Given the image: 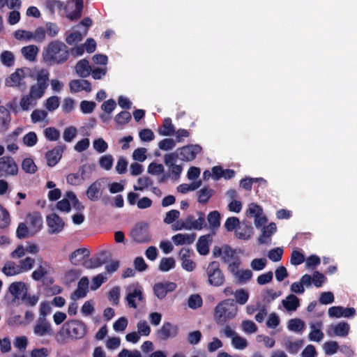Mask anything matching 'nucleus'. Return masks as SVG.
I'll list each match as a JSON object with an SVG mask.
<instances>
[{"mask_svg": "<svg viewBox=\"0 0 357 357\" xmlns=\"http://www.w3.org/2000/svg\"><path fill=\"white\" fill-rule=\"evenodd\" d=\"M175 266V260L172 257L162 258L159 264V269L162 272H167Z\"/></svg>", "mask_w": 357, "mask_h": 357, "instance_id": "nucleus-48", "label": "nucleus"}, {"mask_svg": "<svg viewBox=\"0 0 357 357\" xmlns=\"http://www.w3.org/2000/svg\"><path fill=\"white\" fill-rule=\"evenodd\" d=\"M303 340H299L295 342L287 341L285 342V347L291 354H296L303 346Z\"/></svg>", "mask_w": 357, "mask_h": 357, "instance_id": "nucleus-51", "label": "nucleus"}, {"mask_svg": "<svg viewBox=\"0 0 357 357\" xmlns=\"http://www.w3.org/2000/svg\"><path fill=\"white\" fill-rule=\"evenodd\" d=\"M75 4V10L67 14V17L70 21H75L79 19L82 16L84 2L83 0H73Z\"/></svg>", "mask_w": 357, "mask_h": 357, "instance_id": "nucleus-38", "label": "nucleus"}, {"mask_svg": "<svg viewBox=\"0 0 357 357\" xmlns=\"http://www.w3.org/2000/svg\"><path fill=\"white\" fill-rule=\"evenodd\" d=\"M277 227L273 222L262 228V234L259 237L258 241L261 244L268 243L270 241L271 236L276 231Z\"/></svg>", "mask_w": 357, "mask_h": 357, "instance_id": "nucleus-33", "label": "nucleus"}, {"mask_svg": "<svg viewBox=\"0 0 357 357\" xmlns=\"http://www.w3.org/2000/svg\"><path fill=\"white\" fill-rule=\"evenodd\" d=\"M47 224L51 234L59 233L62 231L65 225L63 220L55 213L47 216Z\"/></svg>", "mask_w": 357, "mask_h": 357, "instance_id": "nucleus-23", "label": "nucleus"}, {"mask_svg": "<svg viewBox=\"0 0 357 357\" xmlns=\"http://www.w3.org/2000/svg\"><path fill=\"white\" fill-rule=\"evenodd\" d=\"M191 218H186L185 220H179L175 225H173V230H181V229H197L200 230L203 228L205 225V217L203 213H200L199 218L197 219L196 222L193 224L191 222Z\"/></svg>", "mask_w": 357, "mask_h": 357, "instance_id": "nucleus-9", "label": "nucleus"}, {"mask_svg": "<svg viewBox=\"0 0 357 357\" xmlns=\"http://www.w3.org/2000/svg\"><path fill=\"white\" fill-rule=\"evenodd\" d=\"M33 331L37 337L51 336L53 335V330L50 323L47 319L40 318L36 321Z\"/></svg>", "mask_w": 357, "mask_h": 357, "instance_id": "nucleus-17", "label": "nucleus"}, {"mask_svg": "<svg viewBox=\"0 0 357 357\" xmlns=\"http://www.w3.org/2000/svg\"><path fill=\"white\" fill-rule=\"evenodd\" d=\"M177 158L178 154L175 153H167L164 156L165 164L168 167L169 174L174 180L178 179L183 171L182 166L175 163Z\"/></svg>", "mask_w": 357, "mask_h": 357, "instance_id": "nucleus-11", "label": "nucleus"}, {"mask_svg": "<svg viewBox=\"0 0 357 357\" xmlns=\"http://www.w3.org/2000/svg\"><path fill=\"white\" fill-rule=\"evenodd\" d=\"M196 238L195 234H177L172 237L174 244L176 246L191 245Z\"/></svg>", "mask_w": 357, "mask_h": 357, "instance_id": "nucleus-27", "label": "nucleus"}, {"mask_svg": "<svg viewBox=\"0 0 357 357\" xmlns=\"http://www.w3.org/2000/svg\"><path fill=\"white\" fill-rule=\"evenodd\" d=\"M75 71L76 73L81 77H86L89 75H91V67L89 65V62L87 59H83L79 61L75 67Z\"/></svg>", "mask_w": 357, "mask_h": 357, "instance_id": "nucleus-34", "label": "nucleus"}, {"mask_svg": "<svg viewBox=\"0 0 357 357\" xmlns=\"http://www.w3.org/2000/svg\"><path fill=\"white\" fill-rule=\"evenodd\" d=\"M103 190L102 179H98L88 187L86 191V195L90 201L97 202L101 198Z\"/></svg>", "mask_w": 357, "mask_h": 357, "instance_id": "nucleus-14", "label": "nucleus"}, {"mask_svg": "<svg viewBox=\"0 0 357 357\" xmlns=\"http://www.w3.org/2000/svg\"><path fill=\"white\" fill-rule=\"evenodd\" d=\"M287 328L296 333H302L305 328V322L298 318L291 319L288 321Z\"/></svg>", "mask_w": 357, "mask_h": 357, "instance_id": "nucleus-37", "label": "nucleus"}, {"mask_svg": "<svg viewBox=\"0 0 357 357\" xmlns=\"http://www.w3.org/2000/svg\"><path fill=\"white\" fill-rule=\"evenodd\" d=\"M43 96V91H30L29 93L22 96L20 101V108L23 111H28L33 108L38 99Z\"/></svg>", "mask_w": 357, "mask_h": 357, "instance_id": "nucleus-12", "label": "nucleus"}, {"mask_svg": "<svg viewBox=\"0 0 357 357\" xmlns=\"http://www.w3.org/2000/svg\"><path fill=\"white\" fill-rule=\"evenodd\" d=\"M349 324L347 322L341 321L336 324L331 325L327 330V334L330 337H333L334 335L346 337L349 334Z\"/></svg>", "mask_w": 357, "mask_h": 357, "instance_id": "nucleus-22", "label": "nucleus"}, {"mask_svg": "<svg viewBox=\"0 0 357 357\" xmlns=\"http://www.w3.org/2000/svg\"><path fill=\"white\" fill-rule=\"evenodd\" d=\"M70 89H91V83L85 79H74L69 83Z\"/></svg>", "mask_w": 357, "mask_h": 357, "instance_id": "nucleus-44", "label": "nucleus"}, {"mask_svg": "<svg viewBox=\"0 0 357 357\" xmlns=\"http://www.w3.org/2000/svg\"><path fill=\"white\" fill-rule=\"evenodd\" d=\"M131 118L132 116L129 112L123 111L115 116L114 121L118 125L123 126L128 123Z\"/></svg>", "mask_w": 357, "mask_h": 357, "instance_id": "nucleus-54", "label": "nucleus"}, {"mask_svg": "<svg viewBox=\"0 0 357 357\" xmlns=\"http://www.w3.org/2000/svg\"><path fill=\"white\" fill-rule=\"evenodd\" d=\"M87 333L86 325L80 320L73 319L63 324L56 335L59 344H65L68 340H75L83 338Z\"/></svg>", "mask_w": 357, "mask_h": 357, "instance_id": "nucleus-2", "label": "nucleus"}, {"mask_svg": "<svg viewBox=\"0 0 357 357\" xmlns=\"http://www.w3.org/2000/svg\"><path fill=\"white\" fill-rule=\"evenodd\" d=\"M126 301L129 307L136 309L146 302L144 289L138 282L128 285L126 289Z\"/></svg>", "mask_w": 357, "mask_h": 357, "instance_id": "nucleus-4", "label": "nucleus"}, {"mask_svg": "<svg viewBox=\"0 0 357 357\" xmlns=\"http://www.w3.org/2000/svg\"><path fill=\"white\" fill-rule=\"evenodd\" d=\"M238 307L234 301L231 299H225L220 302L214 310V319L218 324H225L229 320L233 319L237 314Z\"/></svg>", "mask_w": 357, "mask_h": 357, "instance_id": "nucleus-3", "label": "nucleus"}, {"mask_svg": "<svg viewBox=\"0 0 357 357\" xmlns=\"http://www.w3.org/2000/svg\"><path fill=\"white\" fill-rule=\"evenodd\" d=\"M38 52V48L36 45H29L22 48V53L24 56L32 61L36 59V55Z\"/></svg>", "mask_w": 357, "mask_h": 357, "instance_id": "nucleus-42", "label": "nucleus"}, {"mask_svg": "<svg viewBox=\"0 0 357 357\" xmlns=\"http://www.w3.org/2000/svg\"><path fill=\"white\" fill-rule=\"evenodd\" d=\"M0 59L3 65L6 67H11L15 63L14 54L8 50H5L0 54Z\"/></svg>", "mask_w": 357, "mask_h": 357, "instance_id": "nucleus-46", "label": "nucleus"}, {"mask_svg": "<svg viewBox=\"0 0 357 357\" xmlns=\"http://www.w3.org/2000/svg\"><path fill=\"white\" fill-rule=\"evenodd\" d=\"M45 137L50 141H56L60 137V132L54 127H49L45 129Z\"/></svg>", "mask_w": 357, "mask_h": 357, "instance_id": "nucleus-60", "label": "nucleus"}, {"mask_svg": "<svg viewBox=\"0 0 357 357\" xmlns=\"http://www.w3.org/2000/svg\"><path fill=\"white\" fill-rule=\"evenodd\" d=\"M68 58L69 48L60 40L51 41L43 52V61L50 66L63 64Z\"/></svg>", "mask_w": 357, "mask_h": 357, "instance_id": "nucleus-1", "label": "nucleus"}, {"mask_svg": "<svg viewBox=\"0 0 357 357\" xmlns=\"http://www.w3.org/2000/svg\"><path fill=\"white\" fill-rule=\"evenodd\" d=\"M89 291V279L87 277H82L78 284L77 289L71 295L70 298L73 301L84 298Z\"/></svg>", "mask_w": 357, "mask_h": 357, "instance_id": "nucleus-25", "label": "nucleus"}, {"mask_svg": "<svg viewBox=\"0 0 357 357\" xmlns=\"http://www.w3.org/2000/svg\"><path fill=\"white\" fill-rule=\"evenodd\" d=\"M175 132L174 126L170 118H166L163 121L162 126L158 130V133L162 136H171Z\"/></svg>", "mask_w": 357, "mask_h": 357, "instance_id": "nucleus-40", "label": "nucleus"}, {"mask_svg": "<svg viewBox=\"0 0 357 357\" xmlns=\"http://www.w3.org/2000/svg\"><path fill=\"white\" fill-rule=\"evenodd\" d=\"M107 279V277L103 273L98 274L93 277L91 280V289L93 291L98 289Z\"/></svg>", "mask_w": 357, "mask_h": 357, "instance_id": "nucleus-62", "label": "nucleus"}, {"mask_svg": "<svg viewBox=\"0 0 357 357\" xmlns=\"http://www.w3.org/2000/svg\"><path fill=\"white\" fill-rule=\"evenodd\" d=\"M56 208L63 212L68 213L71 209V200L67 197V192L65 194L64 197L58 202Z\"/></svg>", "mask_w": 357, "mask_h": 357, "instance_id": "nucleus-56", "label": "nucleus"}, {"mask_svg": "<svg viewBox=\"0 0 357 357\" xmlns=\"http://www.w3.org/2000/svg\"><path fill=\"white\" fill-rule=\"evenodd\" d=\"M222 260L225 263L229 264L232 262L234 258H239L235 256V252L230 247L225 245L222 247Z\"/></svg>", "mask_w": 357, "mask_h": 357, "instance_id": "nucleus-50", "label": "nucleus"}, {"mask_svg": "<svg viewBox=\"0 0 357 357\" xmlns=\"http://www.w3.org/2000/svg\"><path fill=\"white\" fill-rule=\"evenodd\" d=\"M201 151L202 147L200 146L191 144L178 149L174 153L178 154V158L181 160L188 162L193 160Z\"/></svg>", "mask_w": 357, "mask_h": 357, "instance_id": "nucleus-10", "label": "nucleus"}, {"mask_svg": "<svg viewBox=\"0 0 357 357\" xmlns=\"http://www.w3.org/2000/svg\"><path fill=\"white\" fill-rule=\"evenodd\" d=\"M10 122L11 116L9 110L4 106L0 105V132L8 130Z\"/></svg>", "mask_w": 357, "mask_h": 357, "instance_id": "nucleus-31", "label": "nucleus"}, {"mask_svg": "<svg viewBox=\"0 0 357 357\" xmlns=\"http://www.w3.org/2000/svg\"><path fill=\"white\" fill-rule=\"evenodd\" d=\"M323 323L320 321L310 323V328L311 331L308 335L310 341L321 342L323 340L324 335L321 331Z\"/></svg>", "mask_w": 357, "mask_h": 357, "instance_id": "nucleus-26", "label": "nucleus"}, {"mask_svg": "<svg viewBox=\"0 0 357 357\" xmlns=\"http://www.w3.org/2000/svg\"><path fill=\"white\" fill-rule=\"evenodd\" d=\"M96 169V165L94 164H84L82 166H81L79 169V173L80 176L83 178L84 182L86 180H88L90 178L92 173Z\"/></svg>", "mask_w": 357, "mask_h": 357, "instance_id": "nucleus-41", "label": "nucleus"}, {"mask_svg": "<svg viewBox=\"0 0 357 357\" xmlns=\"http://www.w3.org/2000/svg\"><path fill=\"white\" fill-rule=\"evenodd\" d=\"M323 349L326 355L331 356L337 351L339 349V345L335 341L326 342L323 344Z\"/></svg>", "mask_w": 357, "mask_h": 357, "instance_id": "nucleus-52", "label": "nucleus"}, {"mask_svg": "<svg viewBox=\"0 0 357 357\" xmlns=\"http://www.w3.org/2000/svg\"><path fill=\"white\" fill-rule=\"evenodd\" d=\"M176 288V284L172 282H162L155 284L153 286L154 294L159 299H163L167 293L174 291Z\"/></svg>", "mask_w": 357, "mask_h": 357, "instance_id": "nucleus-19", "label": "nucleus"}, {"mask_svg": "<svg viewBox=\"0 0 357 357\" xmlns=\"http://www.w3.org/2000/svg\"><path fill=\"white\" fill-rule=\"evenodd\" d=\"M28 77L23 68H17L15 71L6 79V85L8 87L22 86Z\"/></svg>", "mask_w": 357, "mask_h": 357, "instance_id": "nucleus-13", "label": "nucleus"}, {"mask_svg": "<svg viewBox=\"0 0 357 357\" xmlns=\"http://www.w3.org/2000/svg\"><path fill=\"white\" fill-rule=\"evenodd\" d=\"M2 272L7 276H14L22 273L20 264L13 261H7L3 268Z\"/></svg>", "mask_w": 357, "mask_h": 357, "instance_id": "nucleus-36", "label": "nucleus"}, {"mask_svg": "<svg viewBox=\"0 0 357 357\" xmlns=\"http://www.w3.org/2000/svg\"><path fill=\"white\" fill-rule=\"evenodd\" d=\"M38 301L39 296L38 294L31 295L27 291L21 301L26 306L33 307L38 303Z\"/></svg>", "mask_w": 357, "mask_h": 357, "instance_id": "nucleus-57", "label": "nucleus"}, {"mask_svg": "<svg viewBox=\"0 0 357 357\" xmlns=\"http://www.w3.org/2000/svg\"><path fill=\"white\" fill-rule=\"evenodd\" d=\"M139 194L130 192L127 195V201L130 205L133 206L136 204L137 208L142 210L149 208L152 206L153 202L150 198L142 197L139 199Z\"/></svg>", "mask_w": 357, "mask_h": 357, "instance_id": "nucleus-16", "label": "nucleus"}, {"mask_svg": "<svg viewBox=\"0 0 357 357\" xmlns=\"http://www.w3.org/2000/svg\"><path fill=\"white\" fill-rule=\"evenodd\" d=\"M36 85H33L29 89H47L50 83V73L46 69H41L36 75Z\"/></svg>", "mask_w": 357, "mask_h": 357, "instance_id": "nucleus-24", "label": "nucleus"}, {"mask_svg": "<svg viewBox=\"0 0 357 357\" xmlns=\"http://www.w3.org/2000/svg\"><path fill=\"white\" fill-rule=\"evenodd\" d=\"M50 349L47 347L34 348L30 352L31 357H49Z\"/></svg>", "mask_w": 357, "mask_h": 357, "instance_id": "nucleus-64", "label": "nucleus"}, {"mask_svg": "<svg viewBox=\"0 0 357 357\" xmlns=\"http://www.w3.org/2000/svg\"><path fill=\"white\" fill-rule=\"evenodd\" d=\"M153 183V180L151 178L144 176L137 180L136 183L133 185V189L135 191H144L152 186Z\"/></svg>", "mask_w": 357, "mask_h": 357, "instance_id": "nucleus-39", "label": "nucleus"}, {"mask_svg": "<svg viewBox=\"0 0 357 357\" xmlns=\"http://www.w3.org/2000/svg\"><path fill=\"white\" fill-rule=\"evenodd\" d=\"M89 251L86 248H79L70 256V260L74 265L82 264L85 259L89 257Z\"/></svg>", "mask_w": 357, "mask_h": 357, "instance_id": "nucleus-32", "label": "nucleus"}, {"mask_svg": "<svg viewBox=\"0 0 357 357\" xmlns=\"http://www.w3.org/2000/svg\"><path fill=\"white\" fill-rule=\"evenodd\" d=\"M177 334V326L169 322H165L157 331V336L161 340H166L169 338L174 337Z\"/></svg>", "mask_w": 357, "mask_h": 357, "instance_id": "nucleus-21", "label": "nucleus"}, {"mask_svg": "<svg viewBox=\"0 0 357 357\" xmlns=\"http://www.w3.org/2000/svg\"><path fill=\"white\" fill-rule=\"evenodd\" d=\"M83 39L82 34L78 31H75L68 34L66 38V42L69 45H73L81 42Z\"/></svg>", "mask_w": 357, "mask_h": 357, "instance_id": "nucleus-55", "label": "nucleus"}, {"mask_svg": "<svg viewBox=\"0 0 357 357\" xmlns=\"http://www.w3.org/2000/svg\"><path fill=\"white\" fill-rule=\"evenodd\" d=\"M10 215L8 211L0 206V228L7 227L10 224Z\"/></svg>", "mask_w": 357, "mask_h": 357, "instance_id": "nucleus-58", "label": "nucleus"}, {"mask_svg": "<svg viewBox=\"0 0 357 357\" xmlns=\"http://www.w3.org/2000/svg\"><path fill=\"white\" fill-rule=\"evenodd\" d=\"M66 181L71 185H80L84 183L83 178L79 172L69 174L66 177Z\"/></svg>", "mask_w": 357, "mask_h": 357, "instance_id": "nucleus-63", "label": "nucleus"}, {"mask_svg": "<svg viewBox=\"0 0 357 357\" xmlns=\"http://www.w3.org/2000/svg\"><path fill=\"white\" fill-rule=\"evenodd\" d=\"M50 264L47 261H41L37 268L32 273V279L36 281L41 280L50 272Z\"/></svg>", "mask_w": 357, "mask_h": 357, "instance_id": "nucleus-35", "label": "nucleus"}, {"mask_svg": "<svg viewBox=\"0 0 357 357\" xmlns=\"http://www.w3.org/2000/svg\"><path fill=\"white\" fill-rule=\"evenodd\" d=\"M282 304L287 312H292L300 306V300L294 294H291L282 301Z\"/></svg>", "mask_w": 357, "mask_h": 357, "instance_id": "nucleus-30", "label": "nucleus"}, {"mask_svg": "<svg viewBox=\"0 0 357 357\" xmlns=\"http://www.w3.org/2000/svg\"><path fill=\"white\" fill-rule=\"evenodd\" d=\"M212 242V236L210 234L202 236L197 243V250L201 255H206L209 252V246Z\"/></svg>", "mask_w": 357, "mask_h": 357, "instance_id": "nucleus-28", "label": "nucleus"}, {"mask_svg": "<svg viewBox=\"0 0 357 357\" xmlns=\"http://www.w3.org/2000/svg\"><path fill=\"white\" fill-rule=\"evenodd\" d=\"M234 297L237 303L245 304L249 298V292L245 289H239L234 292Z\"/></svg>", "mask_w": 357, "mask_h": 357, "instance_id": "nucleus-49", "label": "nucleus"}, {"mask_svg": "<svg viewBox=\"0 0 357 357\" xmlns=\"http://www.w3.org/2000/svg\"><path fill=\"white\" fill-rule=\"evenodd\" d=\"M241 260L240 258H234L228 266V271L234 277L238 284H244L251 280L253 273L251 270L241 268Z\"/></svg>", "mask_w": 357, "mask_h": 357, "instance_id": "nucleus-5", "label": "nucleus"}, {"mask_svg": "<svg viewBox=\"0 0 357 357\" xmlns=\"http://www.w3.org/2000/svg\"><path fill=\"white\" fill-rule=\"evenodd\" d=\"M35 262V259L30 257H27L24 259H21L19 261V264L22 273L31 271L33 268Z\"/></svg>", "mask_w": 357, "mask_h": 357, "instance_id": "nucleus-47", "label": "nucleus"}, {"mask_svg": "<svg viewBox=\"0 0 357 357\" xmlns=\"http://www.w3.org/2000/svg\"><path fill=\"white\" fill-rule=\"evenodd\" d=\"M231 344L235 349L241 350L248 346V342L246 339L237 334L231 339Z\"/></svg>", "mask_w": 357, "mask_h": 357, "instance_id": "nucleus-59", "label": "nucleus"}, {"mask_svg": "<svg viewBox=\"0 0 357 357\" xmlns=\"http://www.w3.org/2000/svg\"><path fill=\"white\" fill-rule=\"evenodd\" d=\"M27 291H29V285L22 281L12 282L8 289V292L14 300L17 301H22Z\"/></svg>", "mask_w": 357, "mask_h": 357, "instance_id": "nucleus-15", "label": "nucleus"}, {"mask_svg": "<svg viewBox=\"0 0 357 357\" xmlns=\"http://www.w3.org/2000/svg\"><path fill=\"white\" fill-rule=\"evenodd\" d=\"M202 185L201 181H194L190 184L183 183L177 187L178 192L185 194L190 191H194Z\"/></svg>", "mask_w": 357, "mask_h": 357, "instance_id": "nucleus-43", "label": "nucleus"}, {"mask_svg": "<svg viewBox=\"0 0 357 357\" xmlns=\"http://www.w3.org/2000/svg\"><path fill=\"white\" fill-rule=\"evenodd\" d=\"M22 169L29 174H33L37 169L33 160L31 158H25L22 164Z\"/></svg>", "mask_w": 357, "mask_h": 357, "instance_id": "nucleus-61", "label": "nucleus"}, {"mask_svg": "<svg viewBox=\"0 0 357 357\" xmlns=\"http://www.w3.org/2000/svg\"><path fill=\"white\" fill-rule=\"evenodd\" d=\"M137 333L141 336H149L151 333V327L145 320H140L137 324Z\"/></svg>", "mask_w": 357, "mask_h": 357, "instance_id": "nucleus-53", "label": "nucleus"}, {"mask_svg": "<svg viewBox=\"0 0 357 357\" xmlns=\"http://www.w3.org/2000/svg\"><path fill=\"white\" fill-rule=\"evenodd\" d=\"M18 172V166L10 156L0 158V178L15 176Z\"/></svg>", "mask_w": 357, "mask_h": 357, "instance_id": "nucleus-8", "label": "nucleus"}, {"mask_svg": "<svg viewBox=\"0 0 357 357\" xmlns=\"http://www.w3.org/2000/svg\"><path fill=\"white\" fill-rule=\"evenodd\" d=\"M98 162L102 169L109 171L113 166L114 158L110 154L103 155L100 158Z\"/></svg>", "mask_w": 357, "mask_h": 357, "instance_id": "nucleus-45", "label": "nucleus"}, {"mask_svg": "<svg viewBox=\"0 0 357 357\" xmlns=\"http://www.w3.org/2000/svg\"><path fill=\"white\" fill-rule=\"evenodd\" d=\"M130 235L131 238L137 243H147L152 239L149 224L145 221L135 224Z\"/></svg>", "mask_w": 357, "mask_h": 357, "instance_id": "nucleus-6", "label": "nucleus"}, {"mask_svg": "<svg viewBox=\"0 0 357 357\" xmlns=\"http://www.w3.org/2000/svg\"><path fill=\"white\" fill-rule=\"evenodd\" d=\"M331 318H353L356 315V310L354 307H344L342 306H333L328 310Z\"/></svg>", "mask_w": 357, "mask_h": 357, "instance_id": "nucleus-18", "label": "nucleus"}, {"mask_svg": "<svg viewBox=\"0 0 357 357\" xmlns=\"http://www.w3.org/2000/svg\"><path fill=\"white\" fill-rule=\"evenodd\" d=\"M26 222L29 225L31 235H34L43 227V218L38 212L28 214L26 218Z\"/></svg>", "mask_w": 357, "mask_h": 357, "instance_id": "nucleus-20", "label": "nucleus"}, {"mask_svg": "<svg viewBox=\"0 0 357 357\" xmlns=\"http://www.w3.org/2000/svg\"><path fill=\"white\" fill-rule=\"evenodd\" d=\"M63 153V149L61 146H56L47 152L45 158L47 165L50 167L55 166L61 160Z\"/></svg>", "mask_w": 357, "mask_h": 357, "instance_id": "nucleus-29", "label": "nucleus"}, {"mask_svg": "<svg viewBox=\"0 0 357 357\" xmlns=\"http://www.w3.org/2000/svg\"><path fill=\"white\" fill-rule=\"evenodd\" d=\"M208 283L214 287H220L225 282V276L218 261L211 262L206 268Z\"/></svg>", "mask_w": 357, "mask_h": 357, "instance_id": "nucleus-7", "label": "nucleus"}]
</instances>
